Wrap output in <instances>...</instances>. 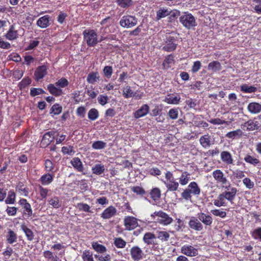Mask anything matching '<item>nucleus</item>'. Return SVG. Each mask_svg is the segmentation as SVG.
Masks as SVG:
<instances>
[{
    "label": "nucleus",
    "instance_id": "423d86ee",
    "mask_svg": "<svg viewBox=\"0 0 261 261\" xmlns=\"http://www.w3.org/2000/svg\"><path fill=\"white\" fill-rule=\"evenodd\" d=\"M130 254L134 261H140L143 259L144 254L143 250L138 246H135L130 249Z\"/></svg>",
    "mask_w": 261,
    "mask_h": 261
},
{
    "label": "nucleus",
    "instance_id": "4be33fe9",
    "mask_svg": "<svg viewBox=\"0 0 261 261\" xmlns=\"http://www.w3.org/2000/svg\"><path fill=\"white\" fill-rule=\"evenodd\" d=\"M248 109L251 113H258L261 111V105L256 102H251L249 104Z\"/></svg>",
    "mask_w": 261,
    "mask_h": 261
},
{
    "label": "nucleus",
    "instance_id": "a211bd4d",
    "mask_svg": "<svg viewBox=\"0 0 261 261\" xmlns=\"http://www.w3.org/2000/svg\"><path fill=\"white\" fill-rule=\"evenodd\" d=\"M149 108L147 105H143L135 113V117L139 118L146 115L149 112Z\"/></svg>",
    "mask_w": 261,
    "mask_h": 261
},
{
    "label": "nucleus",
    "instance_id": "f257e3e1",
    "mask_svg": "<svg viewBox=\"0 0 261 261\" xmlns=\"http://www.w3.org/2000/svg\"><path fill=\"white\" fill-rule=\"evenodd\" d=\"M83 35L88 46H94L99 42L97 34L94 30H85Z\"/></svg>",
    "mask_w": 261,
    "mask_h": 261
},
{
    "label": "nucleus",
    "instance_id": "de8ad7c7",
    "mask_svg": "<svg viewBox=\"0 0 261 261\" xmlns=\"http://www.w3.org/2000/svg\"><path fill=\"white\" fill-rule=\"evenodd\" d=\"M190 174L187 172H184L179 178V182L181 185H185L188 184L189 180Z\"/></svg>",
    "mask_w": 261,
    "mask_h": 261
},
{
    "label": "nucleus",
    "instance_id": "f3484780",
    "mask_svg": "<svg viewBox=\"0 0 261 261\" xmlns=\"http://www.w3.org/2000/svg\"><path fill=\"white\" fill-rule=\"evenodd\" d=\"M237 189L236 188L232 187L229 191H225L222 193L225 199L228 200L231 202L234 200L237 192Z\"/></svg>",
    "mask_w": 261,
    "mask_h": 261
},
{
    "label": "nucleus",
    "instance_id": "c9c22d12",
    "mask_svg": "<svg viewBox=\"0 0 261 261\" xmlns=\"http://www.w3.org/2000/svg\"><path fill=\"white\" fill-rule=\"evenodd\" d=\"M99 116V113L97 110L96 109L93 108L89 110L88 117V118L91 120H96Z\"/></svg>",
    "mask_w": 261,
    "mask_h": 261
},
{
    "label": "nucleus",
    "instance_id": "69168bd1",
    "mask_svg": "<svg viewBox=\"0 0 261 261\" xmlns=\"http://www.w3.org/2000/svg\"><path fill=\"white\" fill-rule=\"evenodd\" d=\"M243 184L245 185L247 188L251 189L254 187V182L252 181L249 178H245L243 180Z\"/></svg>",
    "mask_w": 261,
    "mask_h": 261
},
{
    "label": "nucleus",
    "instance_id": "c03bdc74",
    "mask_svg": "<svg viewBox=\"0 0 261 261\" xmlns=\"http://www.w3.org/2000/svg\"><path fill=\"white\" fill-rule=\"evenodd\" d=\"M62 107L59 104L54 105L50 109V113L54 115H59L62 112Z\"/></svg>",
    "mask_w": 261,
    "mask_h": 261
},
{
    "label": "nucleus",
    "instance_id": "680f3d73",
    "mask_svg": "<svg viewBox=\"0 0 261 261\" xmlns=\"http://www.w3.org/2000/svg\"><path fill=\"white\" fill-rule=\"evenodd\" d=\"M77 206L80 211H83L86 212H91L90 211V207L87 204L80 203L77 204Z\"/></svg>",
    "mask_w": 261,
    "mask_h": 261
},
{
    "label": "nucleus",
    "instance_id": "a18cd8bd",
    "mask_svg": "<svg viewBox=\"0 0 261 261\" xmlns=\"http://www.w3.org/2000/svg\"><path fill=\"white\" fill-rule=\"evenodd\" d=\"M92 247L95 251L100 253H103L107 250L106 247L98 244L97 242H93L92 243Z\"/></svg>",
    "mask_w": 261,
    "mask_h": 261
},
{
    "label": "nucleus",
    "instance_id": "0eeeda50",
    "mask_svg": "<svg viewBox=\"0 0 261 261\" xmlns=\"http://www.w3.org/2000/svg\"><path fill=\"white\" fill-rule=\"evenodd\" d=\"M124 225L126 230L134 229L138 226L137 219L134 217L126 216L124 219Z\"/></svg>",
    "mask_w": 261,
    "mask_h": 261
},
{
    "label": "nucleus",
    "instance_id": "ddd939ff",
    "mask_svg": "<svg viewBox=\"0 0 261 261\" xmlns=\"http://www.w3.org/2000/svg\"><path fill=\"white\" fill-rule=\"evenodd\" d=\"M190 227L196 231H201L203 229V225L198 219L193 217L189 222Z\"/></svg>",
    "mask_w": 261,
    "mask_h": 261
},
{
    "label": "nucleus",
    "instance_id": "7ed1b4c3",
    "mask_svg": "<svg viewBox=\"0 0 261 261\" xmlns=\"http://www.w3.org/2000/svg\"><path fill=\"white\" fill-rule=\"evenodd\" d=\"M179 21L186 29L190 30L197 25L195 17L188 12H184L179 18Z\"/></svg>",
    "mask_w": 261,
    "mask_h": 261
},
{
    "label": "nucleus",
    "instance_id": "1a4fd4ad",
    "mask_svg": "<svg viewBox=\"0 0 261 261\" xmlns=\"http://www.w3.org/2000/svg\"><path fill=\"white\" fill-rule=\"evenodd\" d=\"M181 252L188 256H196L198 254V250L191 245H184L181 248Z\"/></svg>",
    "mask_w": 261,
    "mask_h": 261
},
{
    "label": "nucleus",
    "instance_id": "2f4dec72",
    "mask_svg": "<svg viewBox=\"0 0 261 261\" xmlns=\"http://www.w3.org/2000/svg\"><path fill=\"white\" fill-rule=\"evenodd\" d=\"M169 10L167 9L160 8L156 12V20H159L163 18H164L169 15Z\"/></svg>",
    "mask_w": 261,
    "mask_h": 261
},
{
    "label": "nucleus",
    "instance_id": "dca6fc26",
    "mask_svg": "<svg viewBox=\"0 0 261 261\" xmlns=\"http://www.w3.org/2000/svg\"><path fill=\"white\" fill-rule=\"evenodd\" d=\"M50 16L49 15H44L40 17L37 21V25L41 28L44 29L50 25L49 20Z\"/></svg>",
    "mask_w": 261,
    "mask_h": 261
},
{
    "label": "nucleus",
    "instance_id": "4c0bfd02",
    "mask_svg": "<svg viewBox=\"0 0 261 261\" xmlns=\"http://www.w3.org/2000/svg\"><path fill=\"white\" fill-rule=\"evenodd\" d=\"M169 21L172 22L180 15V12L178 10H174L173 11L169 10Z\"/></svg>",
    "mask_w": 261,
    "mask_h": 261
},
{
    "label": "nucleus",
    "instance_id": "0e129e2a",
    "mask_svg": "<svg viewBox=\"0 0 261 261\" xmlns=\"http://www.w3.org/2000/svg\"><path fill=\"white\" fill-rule=\"evenodd\" d=\"M178 112L176 109H171L168 112L169 117L172 119H176L178 117Z\"/></svg>",
    "mask_w": 261,
    "mask_h": 261
},
{
    "label": "nucleus",
    "instance_id": "7c9ffc66",
    "mask_svg": "<svg viewBox=\"0 0 261 261\" xmlns=\"http://www.w3.org/2000/svg\"><path fill=\"white\" fill-rule=\"evenodd\" d=\"M7 241L8 243L12 244L17 241V234L13 230L9 229L7 236Z\"/></svg>",
    "mask_w": 261,
    "mask_h": 261
},
{
    "label": "nucleus",
    "instance_id": "72a5a7b5",
    "mask_svg": "<svg viewBox=\"0 0 261 261\" xmlns=\"http://www.w3.org/2000/svg\"><path fill=\"white\" fill-rule=\"evenodd\" d=\"M156 238H158L162 242L167 241L169 238V234L165 231H158L156 232Z\"/></svg>",
    "mask_w": 261,
    "mask_h": 261
},
{
    "label": "nucleus",
    "instance_id": "f03ea898",
    "mask_svg": "<svg viewBox=\"0 0 261 261\" xmlns=\"http://www.w3.org/2000/svg\"><path fill=\"white\" fill-rule=\"evenodd\" d=\"M177 36L176 33H171V35L166 36L165 44L163 49L168 52L173 51L176 49L177 46Z\"/></svg>",
    "mask_w": 261,
    "mask_h": 261
},
{
    "label": "nucleus",
    "instance_id": "37998d69",
    "mask_svg": "<svg viewBox=\"0 0 261 261\" xmlns=\"http://www.w3.org/2000/svg\"><path fill=\"white\" fill-rule=\"evenodd\" d=\"M15 193L12 191H10L8 193V196L7 198L5 200V203L6 204H13L15 201Z\"/></svg>",
    "mask_w": 261,
    "mask_h": 261
},
{
    "label": "nucleus",
    "instance_id": "58836bf2",
    "mask_svg": "<svg viewBox=\"0 0 261 261\" xmlns=\"http://www.w3.org/2000/svg\"><path fill=\"white\" fill-rule=\"evenodd\" d=\"M150 194L151 198L154 201L158 200L161 197V191L159 188H153Z\"/></svg>",
    "mask_w": 261,
    "mask_h": 261
},
{
    "label": "nucleus",
    "instance_id": "bb28decb",
    "mask_svg": "<svg viewBox=\"0 0 261 261\" xmlns=\"http://www.w3.org/2000/svg\"><path fill=\"white\" fill-rule=\"evenodd\" d=\"M188 190L191 194L197 195L200 194V189L198 186L196 182L193 181L191 182L188 186Z\"/></svg>",
    "mask_w": 261,
    "mask_h": 261
},
{
    "label": "nucleus",
    "instance_id": "393cba45",
    "mask_svg": "<svg viewBox=\"0 0 261 261\" xmlns=\"http://www.w3.org/2000/svg\"><path fill=\"white\" fill-rule=\"evenodd\" d=\"M47 89L51 94L56 96L61 95L63 93L62 90L58 88L54 84H49L47 86Z\"/></svg>",
    "mask_w": 261,
    "mask_h": 261
},
{
    "label": "nucleus",
    "instance_id": "5701e85b",
    "mask_svg": "<svg viewBox=\"0 0 261 261\" xmlns=\"http://www.w3.org/2000/svg\"><path fill=\"white\" fill-rule=\"evenodd\" d=\"M221 158L223 162L227 164H231L233 163V160L231 154L226 151H223L221 153Z\"/></svg>",
    "mask_w": 261,
    "mask_h": 261
},
{
    "label": "nucleus",
    "instance_id": "c85d7f7f",
    "mask_svg": "<svg viewBox=\"0 0 261 261\" xmlns=\"http://www.w3.org/2000/svg\"><path fill=\"white\" fill-rule=\"evenodd\" d=\"M199 142L204 148L209 147L211 145L210 137L208 135L201 136L199 139Z\"/></svg>",
    "mask_w": 261,
    "mask_h": 261
},
{
    "label": "nucleus",
    "instance_id": "b1692460",
    "mask_svg": "<svg viewBox=\"0 0 261 261\" xmlns=\"http://www.w3.org/2000/svg\"><path fill=\"white\" fill-rule=\"evenodd\" d=\"M115 2L120 8L125 9L133 5L132 0H116Z\"/></svg>",
    "mask_w": 261,
    "mask_h": 261
},
{
    "label": "nucleus",
    "instance_id": "49530a36",
    "mask_svg": "<svg viewBox=\"0 0 261 261\" xmlns=\"http://www.w3.org/2000/svg\"><path fill=\"white\" fill-rule=\"evenodd\" d=\"M243 134V132L240 129H237L234 131L228 132L226 135V137L228 138L233 139L237 136H241Z\"/></svg>",
    "mask_w": 261,
    "mask_h": 261
},
{
    "label": "nucleus",
    "instance_id": "6e6552de",
    "mask_svg": "<svg viewBox=\"0 0 261 261\" xmlns=\"http://www.w3.org/2000/svg\"><path fill=\"white\" fill-rule=\"evenodd\" d=\"M259 122L255 119H250L241 125V128L245 130V128L248 131L257 130L259 128Z\"/></svg>",
    "mask_w": 261,
    "mask_h": 261
},
{
    "label": "nucleus",
    "instance_id": "603ef678",
    "mask_svg": "<svg viewBox=\"0 0 261 261\" xmlns=\"http://www.w3.org/2000/svg\"><path fill=\"white\" fill-rule=\"evenodd\" d=\"M49 134H46L43 135L41 143L42 144H44L46 145H48L50 144L52 142L54 141V137H52V138H50L48 136Z\"/></svg>",
    "mask_w": 261,
    "mask_h": 261
},
{
    "label": "nucleus",
    "instance_id": "9b49d317",
    "mask_svg": "<svg viewBox=\"0 0 261 261\" xmlns=\"http://www.w3.org/2000/svg\"><path fill=\"white\" fill-rule=\"evenodd\" d=\"M197 218L204 225L210 226L213 222L212 217L204 213H199L197 214Z\"/></svg>",
    "mask_w": 261,
    "mask_h": 261
},
{
    "label": "nucleus",
    "instance_id": "a19ab883",
    "mask_svg": "<svg viewBox=\"0 0 261 261\" xmlns=\"http://www.w3.org/2000/svg\"><path fill=\"white\" fill-rule=\"evenodd\" d=\"M241 90L245 93H252L255 92L257 90V88L252 86L244 84L241 86Z\"/></svg>",
    "mask_w": 261,
    "mask_h": 261
},
{
    "label": "nucleus",
    "instance_id": "bf43d9fd",
    "mask_svg": "<svg viewBox=\"0 0 261 261\" xmlns=\"http://www.w3.org/2000/svg\"><path fill=\"white\" fill-rule=\"evenodd\" d=\"M103 72L106 77L110 78L113 73L112 67L110 66H105L103 69Z\"/></svg>",
    "mask_w": 261,
    "mask_h": 261
},
{
    "label": "nucleus",
    "instance_id": "052dcab7",
    "mask_svg": "<svg viewBox=\"0 0 261 261\" xmlns=\"http://www.w3.org/2000/svg\"><path fill=\"white\" fill-rule=\"evenodd\" d=\"M131 190L138 195H143L145 193V190L140 187H132L130 188Z\"/></svg>",
    "mask_w": 261,
    "mask_h": 261
},
{
    "label": "nucleus",
    "instance_id": "9d476101",
    "mask_svg": "<svg viewBox=\"0 0 261 261\" xmlns=\"http://www.w3.org/2000/svg\"><path fill=\"white\" fill-rule=\"evenodd\" d=\"M213 176L214 179L218 183H221L223 185H225L228 182V180L222 171L219 169L216 170L213 172Z\"/></svg>",
    "mask_w": 261,
    "mask_h": 261
},
{
    "label": "nucleus",
    "instance_id": "338daca9",
    "mask_svg": "<svg viewBox=\"0 0 261 261\" xmlns=\"http://www.w3.org/2000/svg\"><path fill=\"white\" fill-rule=\"evenodd\" d=\"M98 101L102 106H104L108 102L109 99L107 95H100L98 97Z\"/></svg>",
    "mask_w": 261,
    "mask_h": 261
},
{
    "label": "nucleus",
    "instance_id": "c756f323",
    "mask_svg": "<svg viewBox=\"0 0 261 261\" xmlns=\"http://www.w3.org/2000/svg\"><path fill=\"white\" fill-rule=\"evenodd\" d=\"M180 97L179 95L173 96V95H168L165 99V101L168 103L176 105L178 104L180 101Z\"/></svg>",
    "mask_w": 261,
    "mask_h": 261
},
{
    "label": "nucleus",
    "instance_id": "8fccbe9b",
    "mask_svg": "<svg viewBox=\"0 0 261 261\" xmlns=\"http://www.w3.org/2000/svg\"><path fill=\"white\" fill-rule=\"evenodd\" d=\"M106 146V143L101 141H97L94 142L92 145L93 148L95 149H101Z\"/></svg>",
    "mask_w": 261,
    "mask_h": 261
},
{
    "label": "nucleus",
    "instance_id": "e433bc0d",
    "mask_svg": "<svg viewBox=\"0 0 261 261\" xmlns=\"http://www.w3.org/2000/svg\"><path fill=\"white\" fill-rule=\"evenodd\" d=\"M244 161L248 163L253 165L254 166L256 165L259 163L258 159L249 154H247L245 156L244 158Z\"/></svg>",
    "mask_w": 261,
    "mask_h": 261
},
{
    "label": "nucleus",
    "instance_id": "4d7b16f0",
    "mask_svg": "<svg viewBox=\"0 0 261 261\" xmlns=\"http://www.w3.org/2000/svg\"><path fill=\"white\" fill-rule=\"evenodd\" d=\"M224 200V197H223V195L221 194L219 195L218 199L215 200L214 202V205L218 207L223 206L224 205L225 203Z\"/></svg>",
    "mask_w": 261,
    "mask_h": 261
},
{
    "label": "nucleus",
    "instance_id": "f704fd0d",
    "mask_svg": "<svg viewBox=\"0 0 261 261\" xmlns=\"http://www.w3.org/2000/svg\"><path fill=\"white\" fill-rule=\"evenodd\" d=\"M136 93H134L131 89L130 86H127L124 88L123 91V95L126 98L136 96Z\"/></svg>",
    "mask_w": 261,
    "mask_h": 261
},
{
    "label": "nucleus",
    "instance_id": "cd10ccee",
    "mask_svg": "<svg viewBox=\"0 0 261 261\" xmlns=\"http://www.w3.org/2000/svg\"><path fill=\"white\" fill-rule=\"evenodd\" d=\"M221 69V64L219 62L215 61L210 63L207 66V69L213 72H216Z\"/></svg>",
    "mask_w": 261,
    "mask_h": 261
},
{
    "label": "nucleus",
    "instance_id": "09e8293b",
    "mask_svg": "<svg viewBox=\"0 0 261 261\" xmlns=\"http://www.w3.org/2000/svg\"><path fill=\"white\" fill-rule=\"evenodd\" d=\"M45 93V92L41 88H31L30 89V95L32 97Z\"/></svg>",
    "mask_w": 261,
    "mask_h": 261
},
{
    "label": "nucleus",
    "instance_id": "a878e982",
    "mask_svg": "<svg viewBox=\"0 0 261 261\" xmlns=\"http://www.w3.org/2000/svg\"><path fill=\"white\" fill-rule=\"evenodd\" d=\"M166 187L168 190L170 191H175L177 190L179 184L177 182L175 181L174 179L168 180L167 182H165Z\"/></svg>",
    "mask_w": 261,
    "mask_h": 261
},
{
    "label": "nucleus",
    "instance_id": "6ab92c4d",
    "mask_svg": "<svg viewBox=\"0 0 261 261\" xmlns=\"http://www.w3.org/2000/svg\"><path fill=\"white\" fill-rule=\"evenodd\" d=\"M156 239V236L152 232H146L144 235L143 241L147 245L154 244V240Z\"/></svg>",
    "mask_w": 261,
    "mask_h": 261
},
{
    "label": "nucleus",
    "instance_id": "4468645a",
    "mask_svg": "<svg viewBox=\"0 0 261 261\" xmlns=\"http://www.w3.org/2000/svg\"><path fill=\"white\" fill-rule=\"evenodd\" d=\"M46 67L44 65L39 66L36 70L34 73L35 80L39 81L40 80L43 78L46 74Z\"/></svg>",
    "mask_w": 261,
    "mask_h": 261
},
{
    "label": "nucleus",
    "instance_id": "13d9d810",
    "mask_svg": "<svg viewBox=\"0 0 261 261\" xmlns=\"http://www.w3.org/2000/svg\"><path fill=\"white\" fill-rule=\"evenodd\" d=\"M82 258L84 261H94L92 254L89 251H85L82 255Z\"/></svg>",
    "mask_w": 261,
    "mask_h": 261
},
{
    "label": "nucleus",
    "instance_id": "864d4df0",
    "mask_svg": "<svg viewBox=\"0 0 261 261\" xmlns=\"http://www.w3.org/2000/svg\"><path fill=\"white\" fill-rule=\"evenodd\" d=\"M114 244L117 248H122L126 245V242L121 238H117L114 240Z\"/></svg>",
    "mask_w": 261,
    "mask_h": 261
},
{
    "label": "nucleus",
    "instance_id": "6e6d98bb",
    "mask_svg": "<svg viewBox=\"0 0 261 261\" xmlns=\"http://www.w3.org/2000/svg\"><path fill=\"white\" fill-rule=\"evenodd\" d=\"M49 203L54 208H57L61 206V204L59 201L58 197H54L49 200Z\"/></svg>",
    "mask_w": 261,
    "mask_h": 261
},
{
    "label": "nucleus",
    "instance_id": "f8f14e48",
    "mask_svg": "<svg viewBox=\"0 0 261 261\" xmlns=\"http://www.w3.org/2000/svg\"><path fill=\"white\" fill-rule=\"evenodd\" d=\"M117 212L115 207L113 206H109L101 214V217L104 219H108L114 216Z\"/></svg>",
    "mask_w": 261,
    "mask_h": 261
},
{
    "label": "nucleus",
    "instance_id": "20e7f679",
    "mask_svg": "<svg viewBox=\"0 0 261 261\" xmlns=\"http://www.w3.org/2000/svg\"><path fill=\"white\" fill-rule=\"evenodd\" d=\"M137 22L138 19L136 17L127 15L121 18L119 24L122 28H129L135 26Z\"/></svg>",
    "mask_w": 261,
    "mask_h": 261
},
{
    "label": "nucleus",
    "instance_id": "e2e57ef3",
    "mask_svg": "<svg viewBox=\"0 0 261 261\" xmlns=\"http://www.w3.org/2000/svg\"><path fill=\"white\" fill-rule=\"evenodd\" d=\"M212 213L216 216H219L221 218H225L226 216V213L224 211H220V210H213L211 211Z\"/></svg>",
    "mask_w": 261,
    "mask_h": 261
},
{
    "label": "nucleus",
    "instance_id": "3c124183",
    "mask_svg": "<svg viewBox=\"0 0 261 261\" xmlns=\"http://www.w3.org/2000/svg\"><path fill=\"white\" fill-rule=\"evenodd\" d=\"M69 84L68 80L65 77H62L58 82L55 83L57 87L60 88H64L67 86Z\"/></svg>",
    "mask_w": 261,
    "mask_h": 261
},
{
    "label": "nucleus",
    "instance_id": "aec40b11",
    "mask_svg": "<svg viewBox=\"0 0 261 261\" xmlns=\"http://www.w3.org/2000/svg\"><path fill=\"white\" fill-rule=\"evenodd\" d=\"M21 229L24 232L28 240L32 241L34 239V234L32 230L28 228L24 224L21 225Z\"/></svg>",
    "mask_w": 261,
    "mask_h": 261
},
{
    "label": "nucleus",
    "instance_id": "412c9836",
    "mask_svg": "<svg viewBox=\"0 0 261 261\" xmlns=\"http://www.w3.org/2000/svg\"><path fill=\"white\" fill-rule=\"evenodd\" d=\"M99 76L97 72H92L88 74L87 78V81L91 84H94L99 81Z\"/></svg>",
    "mask_w": 261,
    "mask_h": 261
},
{
    "label": "nucleus",
    "instance_id": "774afa93",
    "mask_svg": "<svg viewBox=\"0 0 261 261\" xmlns=\"http://www.w3.org/2000/svg\"><path fill=\"white\" fill-rule=\"evenodd\" d=\"M252 236L255 239H260L261 241V228L255 229L253 232Z\"/></svg>",
    "mask_w": 261,
    "mask_h": 261
},
{
    "label": "nucleus",
    "instance_id": "473e14b6",
    "mask_svg": "<svg viewBox=\"0 0 261 261\" xmlns=\"http://www.w3.org/2000/svg\"><path fill=\"white\" fill-rule=\"evenodd\" d=\"M105 170V166L101 164H96L92 168V171L93 174L96 175H101Z\"/></svg>",
    "mask_w": 261,
    "mask_h": 261
},
{
    "label": "nucleus",
    "instance_id": "39448f33",
    "mask_svg": "<svg viewBox=\"0 0 261 261\" xmlns=\"http://www.w3.org/2000/svg\"><path fill=\"white\" fill-rule=\"evenodd\" d=\"M155 216H158L161 218L158 222L164 225H168L170 224L173 219L170 217L166 213L163 211L155 212L151 215V217L154 218Z\"/></svg>",
    "mask_w": 261,
    "mask_h": 261
},
{
    "label": "nucleus",
    "instance_id": "2eb2a0df",
    "mask_svg": "<svg viewBox=\"0 0 261 261\" xmlns=\"http://www.w3.org/2000/svg\"><path fill=\"white\" fill-rule=\"evenodd\" d=\"M70 163L77 171L82 172L84 175L86 174L85 172H84V168L83 163L79 158H74Z\"/></svg>",
    "mask_w": 261,
    "mask_h": 261
},
{
    "label": "nucleus",
    "instance_id": "ea45409f",
    "mask_svg": "<svg viewBox=\"0 0 261 261\" xmlns=\"http://www.w3.org/2000/svg\"><path fill=\"white\" fill-rule=\"evenodd\" d=\"M53 176L49 173L43 175L40 178L41 181L43 185H48L50 184L53 181Z\"/></svg>",
    "mask_w": 261,
    "mask_h": 261
},
{
    "label": "nucleus",
    "instance_id": "5fc2aeb1",
    "mask_svg": "<svg viewBox=\"0 0 261 261\" xmlns=\"http://www.w3.org/2000/svg\"><path fill=\"white\" fill-rule=\"evenodd\" d=\"M31 83V80L28 77L23 79L18 84L20 89L25 88L27 86L29 85Z\"/></svg>",
    "mask_w": 261,
    "mask_h": 261
},
{
    "label": "nucleus",
    "instance_id": "79ce46f5",
    "mask_svg": "<svg viewBox=\"0 0 261 261\" xmlns=\"http://www.w3.org/2000/svg\"><path fill=\"white\" fill-rule=\"evenodd\" d=\"M17 32L13 30V27L11 26V28L6 35L7 39L12 40L17 38Z\"/></svg>",
    "mask_w": 261,
    "mask_h": 261
}]
</instances>
